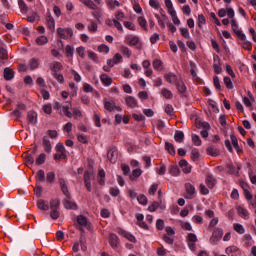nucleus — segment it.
<instances>
[{"mask_svg": "<svg viewBox=\"0 0 256 256\" xmlns=\"http://www.w3.org/2000/svg\"><path fill=\"white\" fill-rule=\"evenodd\" d=\"M232 30L235 33V35L238 37L240 41H245V34L243 31L239 29V25L237 24V20L232 19L231 21Z\"/></svg>", "mask_w": 256, "mask_h": 256, "instance_id": "obj_1", "label": "nucleus"}, {"mask_svg": "<svg viewBox=\"0 0 256 256\" xmlns=\"http://www.w3.org/2000/svg\"><path fill=\"white\" fill-rule=\"evenodd\" d=\"M57 33L60 39H69L73 35V29L71 28H57Z\"/></svg>", "mask_w": 256, "mask_h": 256, "instance_id": "obj_2", "label": "nucleus"}, {"mask_svg": "<svg viewBox=\"0 0 256 256\" xmlns=\"http://www.w3.org/2000/svg\"><path fill=\"white\" fill-rule=\"evenodd\" d=\"M58 183L60 185V189L63 193V195H65V197H67V199H71V193L69 192V188L67 187V183L65 182V178H58Z\"/></svg>", "mask_w": 256, "mask_h": 256, "instance_id": "obj_3", "label": "nucleus"}, {"mask_svg": "<svg viewBox=\"0 0 256 256\" xmlns=\"http://www.w3.org/2000/svg\"><path fill=\"white\" fill-rule=\"evenodd\" d=\"M21 111H27V105L24 103H18L16 109L12 112V115L16 117V119H21Z\"/></svg>", "mask_w": 256, "mask_h": 256, "instance_id": "obj_4", "label": "nucleus"}, {"mask_svg": "<svg viewBox=\"0 0 256 256\" xmlns=\"http://www.w3.org/2000/svg\"><path fill=\"white\" fill-rule=\"evenodd\" d=\"M118 235H122V237H125L128 241L131 243H136L137 239H135V236L133 234L127 232L126 230H123V228H117Z\"/></svg>", "mask_w": 256, "mask_h": 256, "instance_id": "obj_5", "label": "nucleus"}, {"mask_svg": "<svg viewBox=\"0 0 256 256\" xmlns=\"http://www.w3.org/2000/svg\"><path fill=\"white\" fill-rule=\"evenodd\" d=\"M222 237H223V229L216 228L212 234L210 241H212V243H217V241H221Z\"/></svg>", "mask_w": 256, "mask_h": 256, "instance_id": "obj_6", "label": "nucleus"}, {"mask_svg": "<svg viewBox=\"0 0 256 256\" xmlns=\"http://www.w3.org/2000/svg\"><path fill=\"white\" fill-rule=\"evenodd\" d=\"M164 79L167 81V83H171L172 85H177L179 83V79L177 78V75H175L173 72H169L164 75Z\"/></svg>", "mask_w": 256, "mask_h": 256, "instance_id": "obj_7", "label": "nucleus"}, {"mask_svg": "<svg viewBox=\"0 0 256 256\" xmlns=\"http://www.w3.org/2000/svg\"><path fill=\"white\" fill-rule=\"evenodd\" d=\"M185 190H186V199H193L195 195V186L191 183L185 184Z\"/></svg>", "mask_w": 256, "mask_h": 256, "instance_id": "obj_8", "label": "nucleus"}, {"mask_svg": "<svg viewBox=\"0 0 256 256\" xmlns=\"http://www.w3.org/2000/svg\"><path fill=\"white\" fill-rule=\"evenodd\" d=\"M104 108L106 109V111H121V107L115 105L114 101H104Z\"/></svg>", "mask_w": 256, "mask_h": 256, "instance_id": "obj_9", "label": "nucleus"}, {"mask_svg": "<svg viewBox=\"0 0 256 256\" xmlns=\"http://www.w3.org/2000/svg\"><path fill=\"white\" fill-rule=\"evenodd\" d=\"M84 185H85L87 191H89V193H91V191H92V188H91V173L87 170L84 172Z\"/></svg>", "mask_w": 256, "mask_h": 256, "instance_id": "obj_10", "label": "nucleus"}, {"mask_svg": "<svg viewBox=\"0 0 256 256\" xmlns=\"http://www.w3.org/2000/svg\"><path fill=\"white\" fill-rule=\"evenodd\" d=\"M206 153L211 157H219V155H221V152L219 151V149L213 145H210L207 147Z\"/></svg>", "mask_w": 256, "mask_h": 256, "instance_id": "obj_11", "label": "nucleus"}, {"mask_svg": "<svg viewBox=\"0 0 256 256\" xmlns=\"http://www.w3.org/2000/svg\"><path fill=\"white\" fill-rule=\"evenodd\" d=\"M27 121L31 125H37V112L31 110L27 113Z\"/></svg>", "mask_w": 256, "mask_h": 256, "instance_id": "obj_12", "label": "nucleus"}, {"mask_svg": "<svg viewBox=\"0 0 256 256\" xmlns=\"http://www.w3.org/2000/svg\"><path fill=\"white\" fill-rule=\"evenodd\" d=\"M125 103L127 107H130L131 109H135V107H138L137 99L133 96H127L125 98Z\"/></svg>", "mask_w": 256, "mask_h": 256, "instance_id": "obj_13", "label": "nucleus"}, {"mask_svg": "<svg viewBox=\"0 0 256 256\" xmlns=\"http://www.w3.org/2000/svg\"><path fill=\"white\" fill-rule=\"evenodd\" d=\"M139 36H127L126 37V43L127 45H129L130 47H135V45H139Z\"/></svg>", "mask_w": 256, "mask_h": 256, "instance_id": "obj_14", "label": "nucleus"}, {"mask_svg": "<svg viewBox=\"0 0 256 256\" xmlns=\"http://www.w3.org/2000/svg\"><path fill=\"white\" fill-rule=\"evenodd\" d=\"M107 158L109 159L110 163H115L117 161V149L112 148L108 150Z\"/></svg>", "mask_w": 256, "mask_h": 256, "instance_id": "obj_15", "label": "nucleus"}, {"mask_svg": "<svg viewBox=\"0 0 256 256\" xmlns=\"http://www.w3.org/2000/svg\"><path fill=\"white\" fill-rule=\"evenodd\" d=\"M230 139L235 151H237V153H243V149L239 147V141L237 140V137L232 134L230 135Z\"/></svg>", "mask_w": 256, "mask_h": 256, "instance_id": "obj_16", "label": "nucleus"}, {"mask_svg": "<svg viewBox=\"0 0 256 256\" xmlns=\"http://www.w3.org/2000/svg\"><path fill=\"white\" fill-rule=\"evenodd\" d=\"M15 77V71L13 69L7 67L4 69V79L6 81H11Z\"/></svg>", "mask_w": 256, "mask_h": 256, "instance_id": "obj_17", "label": "nucleus"}, {"mask_svg": "<svg viewBox=\"0 0 256 256\" xmlns=\"http://www.w3.org/2000/svg\"><path fill=\"white\" fill-rule=\"evenodd\" d=\"M226 253H228L231 256H241V250H239L237 246H231L226 248Z\"/></svg>", "mask_w": 256, "mask_h": 256, "instance_id": "obj_18", "label": "nucleus"}, {"mask_svg": "<svg viewBox=\"0 0 256 256\" xmlns=\"http://www.w3.org/2000/svg\"><path fill=\"white\" fill-rule=\"evenodd\" d=\"M100 81L103 83V85H106V87H109L113 83V78L109 77L107 74H102L100 76Z\"/></svg>", "mask_w": 256, "mask_h": 256, "instance_id": "obj_19", "label": "nucleus"}, {"mask_svg": "<svg viewBox=\"0 0 256 256\" xmlns=\"http://www.w3.org/2000/svg\"><path fill=\"white\" fill-rule=\"evenodd\" d=\"M179 165L182 168V171L184 173H191V167L189 166V163L187 162V160L182 159L179 161Z\"/></svg>", "mask_w": 256, "mask_h": 256, "instance_id": "obj_20", "label": "nucleus"}, {"mask_svg": "<svg viewBox=\"0 0 256 256\" xmlns=\"http://www.w3.org/2000/svg\"><path fill=\"white\" fill-rule=\"evenodd\" d=\"M178 93H180V95H185V92L187 91V86H185V82H183V80L178 81L176 84Z\"/></svg>", "mask_w": 256, "mask_h": 256, "instance_id": "obj_21", "label": "nucleus"}, {"mask_svg": "<svg viewBox=\"0 0 256 256\" xmlns=\"http://www.w3.org/2000/svg\"><path fill=\"white\" fill-rule=\"evenodd\" d=\"M46 24L50 31H55V19L53 18V16H51V14L47 16Z\"/></svg>", "mask_w": 256, "mask_h": 256, "instance_id": "obj_22", "label": "nucleus"}, {"mask_svg": "<svg viewBox=\"0 0 256 256\" xmlns=\"http://www.w3.org/2000/svg\"><path fill=\"white\" fill-rule=\"evenodd\" d=\"M168 173H170L172 177H178L181 171L177 165H170L168 168Z\"/></svg>", "mask_w": 256, "mask_h": 256, "instance_id": "obj_23", "label": "nucleus"}, {"mask_svg": "<svg viewBox=\"0 0 256 256\" xmlns=\"http://www.w3.org/2000/svg\"><path fill=\"white\" fill-rule=\"evenodd\" d=\"M109 244L113 248L118 247V245H119V237L116 234H110Z\"/></svg>", "mask_w": 256, "mask_h": 256, "instance_id": "obj_24", "label": "nucleus"}, {"mask_svg": "<svg viewBox=\"0 0 256 256\" xmlns=\"http://www.w3.org/2000/svg\"><path fill=\"white\" fill-rule=\"evenodd\" d=\"M237 212H238V215L240 217H242V219H249V211H247V209H245L241 206H238L237 207Z\"/></svg>", "mask_w": 256, "mask_h": 256, "instance_id": "obj_25", "label": "nucleus"}, {"mask_svg": "<svg viewBox=\"0 0 256 256\" xmlns=\"http://www.w3.org/2000/svg\"><path fill=\"white\" fill-rule=\"evenodd\" d=\"M28 65L31 71H35V69L39 68V58H31L28 62Z\"/></svg>", "mask_w": 256, "mask_h": 256, "instance_id": "obj_26", "label": "nucleus"}, {"mask_svg": "<svg viewBox=\"0 0 256 256\" xmlns=\"http://www.w3.org/2000/svg\"><path fill=\"white\" fill-rule=\"evenodd\" d=\"M42 145H43L44 151H45L46 153H51V141H49V140L47 139V136H44V137H43Z\"/></svg>", "mask_w": 256, "mask_h": 256, "instance_id": "obj_27", "label": "nucleus"}, {"mask_svg": "<svg viewBox=\"0 0 256 256\" xmlns=\"http://www.w3.org/2000/svg\"><path fill=\"white\" fill-rule=\"evenodd\" d=\"M174 139L176 143H183V141L185 140V134L183 133V131L177 130L175 132Z\"/></svg>", "mask_w": 256, "mask_h": 256, "instance_id": "obj_28", "label": "nucleus"}, {"mask_svg": "<svg viewBox=\"0 0 256 256\" xmlns=\"http://www.w3.org/2000/svg\"><path fill=\"white\" fill-rule=\"evenodd\" d=\"M62 69H63V65L61 64V62H53L51 64L52 73H59V71H61Z\"/></svg>", "mask_w": 256, "mask_h": 256, "instance_id": "obj_29", "label": "nucleus"}, {"mask_svg": "<svg viewBox=\"0 0 256 256\" xmlns=\"http://www.w3.org/2000/svg\"><path fill=\"white\" fill-rule=\"evenodd\" d=\"M37 207L41 211H49V205L47 203H45V200H43V199H39L37 201Z\"/></svg>", "mask_w": 256, "mask_h": 256, "instance_id": "obj_30", "label": "nucleus"}, {"mask_svg": "<svg viewBox=\"0 0 256 256\" xmlns=\"http://www.w3.org/2000/svg\"><path fill=\"white\" fill-rule=\"evenodd\" d=\"M206 184L209 189H213L215 187V178H213V175L208 174L206 177Z\"/></svg>", "mask_w": 256, "mask_h": 256, "instance_id": "obj_31", "label": "nucleus"}, {"mask_svg": "<svg viewBox=\"0 0 256 256\" xmlns=\"http://www.w3.org/2000/svg\"><path fill=\"white\" fill-rule=\"evenodd\" d=\"M83 5H86L89 9H92L93 11H96L97 5L92 0H80Z\"/></svg>", "mask_w": 256, "mask_h": 256, "instance_id": "obj_32", "label": "nucleus"}, {"mask_svg": "<svg viewBox=\"0 0 256 256\" xmlns=\"http://www.w3.org/2000/svg\"><path fill=\"white\" fill-rule=\"evenodd\" d=\"M25 163L27 167H32L33 163H35V156L33 154H26Z\"/></svg>", "mask_w": 256, "mask_h": 256, "instance_id": "obj_33", "label": "nucleus"}, {"mask_svg": "<svg viewBox=\"0 0 256 256\" xmlns=\"http://www.w3.org/2000/svg\"><path fill=\"white\" fill-rule=\"evenodd\" d=\"M165 149L169 155L175 156V146L170 142H165Z\"/></svg>", "mask_w": 256, "mask_h": 256, "instance_id": "obj_34", "label": "nucleus"}, {"mask_svg": "<svg viewBox=\"0 0 256 256\" xmlns=\"http://www.w3.org/2000/svg\"><path fill=\"white\" fill-rule=\"evenodd\" d=\"M63 205L65 209H77V204L75 202H71L70 200H64Z\"/></svg>", "mask_w": 256, "mask_h": 256, "instance_id": "obj_35", "label": "nucleus"}, {"mask_svg": "<svg viewBox=\"0 0 256 256\" xmlns=\"http://www.w3.org/2000/svg\"><path fill=\"white\" fill-rule=\"evenodd\" d=\"M8 58L7 50L5 48H0V63H5Z\"/></svg>", "mask_w": 256, "mask_h": 256, "instance_id": "obj_36", "label": "nucleus"}, {"mask_svg": "<svg viewBox=\"0 0 256 256\" xmlns=\"http://www.w3.org/2000/svg\"><path fill=\"white\" fill-rule=\"evenodd\" d=\"M106 4L108 5L109 9H115V7H121V3L117 0H106Z\"/></svg>", "mask_w": 256, "mask_h": 256, "instance_id": "obj_37", "label": "nucleus"}, {"mask_svg": "<svg viewBox=\"0 0 256 256\" xmlns=\"http://www.w3.org/2000/svg\"><path fill=\"white\" fill-rule=\"evenodd\" d=\"M18 5L21 13H27L29 11V7H27V4L23 0H18Z\"/></svg>", "mask_w": 256, "mask_h": 256, "instance_id": "obj_38", "label": "nucleus"}, {"mask_svg": "<svg viewBox=\"0 0 256 256\" xmlns=\"http://www.w3.org/2000/svg\"><path fill=\"white\" fill-rule=\"evenodd\" d=\"M60 205H61V201L59 199H53L50 201L51 210H58Z\"/></svg>", "mask_w": 256, "mask_h": 256, "instance_id": "obj_39", "label": "nucleus"}, {"mask_svg": "<svg viewBox=\"0 0 256 256\" xmlns=\"http://www.w3.org/2000/svg\"><path fill=\"white\" fill-rule=\"evenodd\" d=\"M77 223H79L82 227H87L88 222H87V217L83 215H79L77 217Z\"/></svg>", "mask_w": 256, "mask_h": 256, "instance_id": "obj_40", "label": "nucleus"}, {"mask_svg": "<svg viewBox=\"0 0 256 256\" xmlns=\"http://www.w3.org/2000/svg\"><path fill=\"white\" fill-rule=\"evenodd\" d=\"M161 94L165 97V99H173V93L167 88H163Z\"/></svg>", "mask_w": 256, "mask_h": 256, "instance_id": "obj_41", "label": "nucleus"}, {"mask_svg": "<svg viewBox=\"0 0 256 256\" xmlns=\"http://www.w3.org/2000/svg\"><path fill=\"white\" fill-rule=\"evenodd\" d=\"M138 23H139L140 27H142V29H144V31H148L147 20H145V18L143 16L138 17Z\"/></svg>", "mask_w": 256, "mask_h": 256, "instance_id": "obj_42", "label": "nucleus"}, {"mask_svg": "<svg viewBox=\"0 0 256 256\" xmlns=\"http://www.w3.org/2000/svg\"><path fill=\"white\" fill-rule=\"evenodd\" d=\"M69 107H70L69 104L63 105L62 111L66 117L71 119V117H73V113H71V111H69Z\"/></svg>", "mask_w": 256, "mask_h": 256, "instance_id": "obj_43", "label": "nucleus"}, {"mask_svg": "<svg viewBox=\"0 0 256 256\" xmlns=\"http://www.w3.org/2000/svg\"><path fill=\"white\" fill-rule=\"evenodd\" d=\"M152 65H153V68L156 70V71H161V67H163V62L159 59H155L153 62H152Z\"/></svg>", "mask_w": 256, "mask_h": 256, "instance_id": "obj_44", "label": "nucleus"}, {"mask_svg": "<svg viewBox=\"0 0 256 256\" xmlns=\"http://www.w3.org/2000/svg\"><path fill=\"white\" fill-rule=\"evenodd\" d=\"M36 181H40L41 183L45 181V171L38 170L36 173Z\"/></svg>", "mask_w": 256, "mask_h": 256, "instance_id": "obj_45", "label": "nucleus"}, {"mask_svg": "<svg viewBox=\"0 0 256 256\" xmlns=\"http://www.w3.org/2000/svg\"><path fill=\"white\" fill-rule=\"evenodd\" d=\"M242 47L243 49H246L247 51H251L253 49V46L250 41H247V36H245V40H242Z\"/></svg>", "mask_w": 256, "mask_h": 256, "instance_id": "obj_46", "label": "nucleus"}, {"mask_svg": "<svg viewBox=\"0 0 256 256\" xmlns=\"http://www.w3.org/2000/svg\"><path fill=\"white\" fill-rule=\"evenodd\" d=\"M46 181L51 184L55 183V172H48L46 174Z\"/></svg>", "mask_w": 256, "mask_h": 256, "instance_id": "obj_47", "label": "nucleus"}, {"mask_svg": "<svg viewBox=\"0 0 256 256\" xmlns=\"http://www.w3.org/2000/svg\"><path fill=\"white\" fill-rule=\"evenodd\" d=\"M45 159H47V155H45V153L40 154L36 158V165H43V163H45Z\"/></svg>", "mask_w": 256, "mask_h": 256, "instance_id": "obj_48", "label": "nucleus"}, {"mask_svg": "<svg viewBox=\"0 0 256 256\" xmlns=\"http://www.w3.org/2000/svg\"><path fill=\"white\" fill-rule=\"evenodd\" d=\"M234 231H236V233H239L240 235H243V233H245V228L243 227V225L241 224H234Z\"/></svg>", "mask_w": 256, "mask_h": 256, "instance_id": "obj_49", "label": "nucleus"}, {"mask_svg": "<svg viewBox=\"0 0 256 256\" xmlns=\"http://www.w3.org/2000/svg\"><path fill=\"white\" fill-rule=\"evenodd\" d=\"M205 23H207V20L205 19V15H203V14H200L199 16H198V27H199V29H202V25H205Z\"/></svg>", "mask_w": 256, "mask_h": 256, "instance_id": "obj_50", "label": "nucleus"}, {"mask_svg": "<svg viewBox=\"0 0 256 256\" xmlns=\"http://www.w3.org/2000/svg\"><path fill=\"white\" fill-rule=\"evenodd\" d=\"M192 142L194 143V145H196V147L201 146V138L199 137V135L193 134L192 135Z\"/></svg>", "mask_w": 256, "mask_h": 256, "instance_id": "obj_51", "label": "nucleus"}, {"mask_svg": "<svg viewBox=\"0 0 256 256\" xmlns=\"http://www.w3.org/2000/svg\"><path fill=\"white\" fill-rule=\"evenodd\" d=\"M191 159L192 161H197L199 159V149H192L191 151Z\"/></svg>", "mask_w": 256, "mask_h": 256, "instance_id": "obj_52", "label": "nucleus"}, {"mask_svg": "<svg viewBox=\"0 0 256 256\" xmlns=\"http://www.w3.org/2000/svg\"><path fill=\"white\" fill-rule=\"evenodd\" d=\"M49 40L45 36H40L36 39L37 45H46Z\"/></svg>", "mask_w": 256, "mask_h": 256, "instance_id": "obj_53", "label": "nucleus"}, {"mask_svg": "<svg viewBox=\"0 0 256 256\" xmlns=\"http://www.w3.org/2000/svg\"><path fill=\"white\" fill-rule=\"evenodd\" d=\"M73 53H74L73 47H71V45H67V46L65 47V54H66V57H73Z\"/></svg>", "mask_w": 256, "mask_h": 256, "instance_id": "obj_54", "label": "nucleus"}, {"mask_svg": "<svg viewBox=\"0 0 256 256\" xmlns=\"http://www.w3.org/2000/svg\"><path fill=\"white\" fill-rule=\"evenodd\" d=\"M52 75L61 84L65 83V78L63 77V74H59V72H58V73H52Z\"/></svg>", "mask_w": 256, "mask_h": 256, "instance_id": "obj_55", "label": "nucleus"}, {"mask_svg": "<svg viewBox=\"0 0 256 256\" xmlns=\"http://www.w3.org/2000/svg\"><path fill=\"white\" fill-rule=\"evenodd\" d=\"M180 33L184 37V39H190L191 35L189 34V29L180 28Z\"/></svg>", "mask_w": 256, "mask_h": 256, "instance_id": "obj_56", "label": "nucleus"}, {"mask_svg": "<svg viewBox=\"0 0 256 256\" xmlns=\"http://www.w3.org/2000/svg\"><path fill=\"white\" fill-rule=\"evenodd\" d=\"M213 70H214V73L219 75L223 71V68H221V64L218 62V64L217 63L213 64Z\"/></svg>", "mask_w": 256, "mask_h": 256, "instance_id": "obj_57", "label": "nucleus"}, {"mask_svg": "<svg viewBox=\"0 0 256 256\" xmlns=\"http://www.w3.org/2000/svg\"><path fill=\"white\" fill-rule=\"evenodd\" d=\"M224 83L227 89H233V81H231V78H229L228 76L224 77Z\"/></svg>", "mask_w": 256, "mask_h": 256, "instance_id": "obj_58", "label": "nucleus"}, {"mask_svg": "<svg viewBox=\"0 0 256 256\" xmlns=\"http://www.w3.org/2000/svg\"><path fill=\"white\" fill-rule=\"evenodd\" d=\"M158 208H159V202L154 201V202L148 207V211H150L151 213H153L154 211H157Z\"/></svg>", "mask_w": 256, "mask_h": 256, "instance_id": "obj_59", "label": "nucleus"}, {"mask_svg": "<svg viewBox=\"0 0 256 256\" xmlns=\"http://www.w3.org/2000/svg\"><path fill=\"white\" fill-rule=\"evenodd\" d=\"M190 73L192 75V77H197V72L195 71V69H197V66L195 65V62L190 61Z\"/></svg>", "mask_w": 256, "mask_h": 256, "instance_id": "obj_60", "label": "nucleus"}, {"mask_svg": "<svg viewBox=\"0 0 256 256\" xmlns=\"http://www.w3.org/2000/svg\"><path fill=\"white\" fill-rule=\"evenodd\" d=\"M137 201L140 203V205H147V196L142 194L137 197Z\"/></svg>", "mask_w": 256, "mask_h": 256, "instance_id": "obj_61", "label": "nucleus"}, {"mask_svg": "<svg viewBox=\"0 0 256 256\" xmlns=\"http://www.w3.org/2000/svg\"><path fill=\"white\" fill-rule=\"evenodd\" d=\"M109 193H110V195H112V197H118L120 191H119V188H117V187H111L109 189Z\"/></svg>", "mask_w": 256, "mask_h": 256, "instance_id": "obj_62", "label": "nucleus"}, {"mask_svg": "<svg viewBox=\"0 0 256 256\" xmlns=\"http://www.w3.org/2000/svg\"><path fill=\"white\" fill-rule=\"evenodd\" d=\"M122 55H126V57H131V50H129L126 46H122L120 49Z\"/></svg>", "mask_w": 256, "mask_h": 256, "instance_id": "obj_63", "label": "nucleus"}, {"mask_svg": "<svg viewBox=\"0 0 256 256\" xmlns=\"http://www.w3.org/2000/svg\"><path fill=\"white\" fill-rule=\"evenodd\" d=\"M149 5L150 7H153V9H159L161 7V4L158 0H150Z\"/></svg>", "mask_w": 256, "mask_h": 256, "instance_id": "obj_64", "label": "nucleus"}]
</instances>
